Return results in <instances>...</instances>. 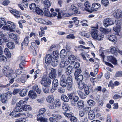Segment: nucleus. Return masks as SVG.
I'll list each match as a JSON object with an SVG mask.
<instances>
[{
	"instance_id": "obj_10",
	"label": "nucleus",
	"mask_w": 122,
	"mask_h": 122,
	"mask_svg": "<svg viewBox=\"0 0 122 122\" xmlns=\"http://www.w3.org/2000/svg\"><path fill=\"white\" fill-rule=\"evenodd\" d=\"M38 22L41 23L50 25H51L52 24L51 22L48 21V20H45L40 18H39Z\"/></svg>"
},
{
	"instance_id": "obj_46",
	"label": "nucleus",
	"mask_w": 122,
	"mask_h": 122,
	"mask_svg": "<svg viewBox=\"0 0 122 122\" xmlns=\"http://www.w3.org/2000/svg\"><path fill=\"white\" fill-rule=\"evenodd\" d=\"M54 101L56 107H59L61 106V104L59 100H55Z\"/></svg>"
},
{
	"instance_id": "obj_54",
	"label": "nucleus",
	"mask_w": 122,
	"mask_h": 122,
	"mask_svg": "<svg viewBox=\"0 0 122 122\" xmlns=\"http://www.w3.org/2000/svg\"><path fill=\"white\" fill-rule=\"evenodd\" d=\"M67 55V52L64 49H62L61 51L60 55L61 56H66Z\"/></svg>"
},
{
	"instance_id": "obj_43",
	"label": "nucleus",
	"mask_w": 122,
	"mask_h": 122,
	"mask_svg": "<svg viewBox=\"0 0 122 122\" xmlns=\"http://www.w3.org/2000/svg\"><path fill=\"white\" fill-rule=\"evenodd\" d=\"M87 103L89 106H91L94 105L96 104V102L95 101L91 99L88 100L87 101Z\"/></svg>"
},
{
	"instance_id": "obj_45",
	"label": "nucleus",
	"mask_w": 122,
	"mask_h": 122,
	"mask_svg": "<svg viewBox=\"0 0 122 122\" xmlns=\"http://www.w3.org/2000/svg\"><path fill=\"white\" fill-rule=\"evenodd\" d=\"M26 102L25 101H24L22 100H21L20 101L16 103V106H19L21 107H22V106L23 107L24 105Z\"/></svg>"
},
{
	"instance_id": "obj_1",
	"label": "nucleus",
	"mask_w": 122,
	"mask_h": 122,
	"mask_svg": "<svg viewBox=\"0 0 122 122\" xmlns=\"http://www.w3.org/2000/svg\"><path fill=\"white\" fill-rule=\"evenodd\" d=\"M15 26L14 23L10 21L7 22L6 23V25L4 26L2 29L4 30H10L11 31H15Z\"/></svg>"
},
{
	"instance_id": "obj_21",
	"label": "nucleus",
	"mask_w": 122,
	"mask_h": 122,
	"mask_svg": "<svg viewBox=\"0 0 122 122\" xmlns=\"http://www.w3.org/2000/svg\"><path fill=\"white\" fill-rule=\"evenodd\" d=\"M76 58L75 56L73 55H71L68 57V60L69 62L71 63H73L75 61Z\"/></svg>"
},
{
	"instance_id": "obj_61",
	"label": "nucleus",
	"mask_w": 122,
	"mask_h": 122,
	"mask_svg": "<svg viewBox=\"0 0 122 122\" xmlns=\"http://www.w3.org/2000/svg\"><path fill=\"white\" fill-rule=\"evenodd\" d=\"M83 110L85 113L87 112H89V111H92L91 110V108L90 107H85Z\"/></svg>"
},
{
	"instance_id": "obj_32",
	"label": "nucleus",
	"mask_w": 122,
	"mask_h": 122,
	"mask_svg": "<svg viewBox=\"0 0 122 122\" xmlns=\"http://www.w3.org/2000/svg\"><path fill=\"white\" fill-rule=\"evenodd\" d=\"M4 52L7 57L10 58L11 57V55L8 48H6L5 49Z\"/></svg>"
},
{
	"instance_id": "obj_2",
	"label": "nucleus",
	"mask_w": 122,
	"mask_h": 122,
	"mask_svg": "<svg viewBox=\"0 0 122 122\" xmlns=\"http://www.w3.org/2000/svg\"><path fill=\"white\" fill-rule=\"evenodd\" d=\"M51 81L50 78L47 77L45 76L43 77L41 81V83L43 86L47 87H48L49 85L51 84Z\"/></svg>"
},
{
	"instance_id": "obj_53",
	"label": "nucleus",
	"mask_w": 122,
	"mask_h": 122,
	"mask_svg": "<svg viewBox=\"0 0 122 122\" xmlns=\"http://www.w3.org/2000/svg\"><path fill=\"white\" fill-rule=\"evenodd\" d=\"M77 18L76 17L72 18V19L74 20V22L76 27L78 26V25L79 22V20L77 19Z\"/></svg>"
},
{
	"instance_id": "obj_36",
	"label": "nucleus",
	"mask_w": 122,
	"mask_h": 122,
	"mask_svg": "<svg viewBox=\"0 0 122 122\" xmlns=\"http://www.w3.org/2000/svg\"><path fill=\"white\" fill-rule=\"evenodd\" d=\"M23 110L25 111H30L31 110V108L29 105H24L23 107Z\"/></svg>"
},
{
	"instance_id": "obj_50",
	"label": "nucleus",
	"mask_w": 122,
	"mask_h": 122,
	"mask_svg": "<svg viewBox=\"0 0 122 122\" xmlns=\"http://www.w3.org/2000/svg\"><path fill=\"white\" fill-rule=\"evenodd\" d=\"M80 34L82 36H84L87 38H89L90 37L89 34L84 31L81 32Z\"/></svg>"
},
{
	"instance_id": "obj_8",
	"label": "nucleus",
	"mask_w": 122,
	"mask_h": 122,
	"mask_svg": "<svg viewBox=\"0 0 122 122\" xmlns=\"http://www.w3.org/2000/svg\"><path fill=\"white\" fill-rule=\"evenodd\" d=\"M113 16L117 19H118L122 17V12L120 10H117L113 13Z\"/></svg>"
},
{
	"instance_id": "obj_26",
	"label": "nucleus",
	"mask_w": 122,
	"mask_h": 122,
	"mask_svg": "<svg viewBox=\"0 0 122 122\" xmlns=\"http://www.w3.org/2000/svg\"><path fill=\"white\" fill-rule=\"evenodd\" d=\"M61 99L63 101L65 102H68L69 101L68 96L67 97L64 94H62L61 95Z\"/></svg>"
},
{
	"instance_id": "obj_64",
	"label": "nucleus",
	"mask_w": 122,
	"mask_h": 122,
	"mask_svg": "<svg viewBox=\"0 0 122 122\" xmlns=\"http://www.w3.org/2000/svg\"><path fill=\"white\" fill-rule=\"evenodd\" d=\"M80 119L81 122H86L87 121V119L86 117L84 116L82 117H80Z\"/></svg>"
},
{
	"instance_id": "obj_52",
	"label": "nucleus",
	"mask_w": 122,
	"mask_h": 122,
	"mask_svg": "<svg viewBox=\"0 0 122 122\" xmlns=\"http://www.w3.org/2000/svg\"><path fill=\"white\" fill-rule=\"evenodd\" d=\"M8 99L6 97H5L3 94V96L2 97L1 99V101L3 103H6L8 102L7 100Z\"/></svg>"
},
{
	"instance_id": "obj_38",
	"label": "nucleus",
	"mask_w": 122,
	"mask_h": 122,
	"mask_svg": "<svg viewBox=\"0 0 122 122\" xmlns=\"http://www.w3.org/2000/svg\"><path fill=\"white\" fill-rule=\"evenodd\" d=\"M49 9L45 8L44 9L45 15L48 17L50 16L51 13L49 11Z\"/></svg>"
},
{
	"instance_id": "obj_13",
	"label": "nucleus",
	"mask_w": 122,
	"mask_h": 122,
	"mask_svg": "<svg viewBox=\"0 0 122 122\" xmlns=\"http://www.w3.org/2000/svg\"><path fill=\"white\" fill-rule=\"evenodd\" d=\"M52 60V56L50 55H47L45 58V62L46 63L49 64L51 62Z\"/></svg>"
},
{
	"instance_id": "obj_47",
	"label": "nucleus",
	"mask_w": 122,
	"mask_h": 122,
	"mask_svg": "<svg viewBox=\"0 0 122 122\" xmlns=\"http://www.w3.org/2000/svg\"><path fill=\"white\" fill-rule=\"evenodd\" d=\"M75 78L76 80L79 81H82V80L83 79V76L82 75H80L77 76L76 77H75Z\"/></svg>"
},
{
	"instance_id": "obj_30",
	"label": "nucleus",
	"mask_w": 122,
	"mask_h": 122,
	"mask_svg": "<svg viewBox=\"0 0 122 122\" xmlns=\"http://www.w3.org/2000/svg\"><path fill=\"white\" fill-rule=\"evenodd\" d=\"M7 46L10 49H13L15 48L14 44L12 42H10L6 44Z\"/></svg>"
},
{
	"instance_id": "obj_4",
	"label": "nucleus",
	"mask_w": 122,
	"mask_h": 122,
	"mask_svg": "<svg viewBox=\"0 0 122 122\" xmlns=\"http://www.w3.org/2000/svg\"><path fill=\"white\" fill-rule=\"evenodd\" d=\"M52 117L49 118V120L51 122H59L62 118L61 116L58 114H52Z\"/></svg>"
},
{
	"instance_id": "obj_62",
	"label": "nucleus",
	"mask_w": 122,
	"mask_h": 122,
	"mask_svg": "<svg viewBox=\"0 0 122 122\" xmlns=\"http://www.w3.org/2000/svg\"><path fill=\"white\" fill-rule=\"evenodd\" d=\"M85 112H84V111H83V109L82 110H81L79 111V114L80 116L81 117H83L85 116Z\"/></svg>"
},
{
	"instance_id": "obj_24",
	"label": "nucleus",
	"mask_w": 122,
	"mask_h": 122,
	"mask_svg": "<svg viewBox=\"0 0 122 122\" xmlns=\"http://www.w3.org/2000/svg\"><path fill=\"white\" fill-rule=\"evenodd\" d=\"M59 63L58 60L57 59H54L52 60L51 64L53 66H56Z\"/></svg>"
},
{
	"instance_id": "obj_16",
	"label": "nucleus",
	"mask_w": 122,
	"mask_h": 122,
	"mask_svg": "<svg viewBox=\"0 0 122 122\" xmlns=\"http://www.w3.org/2000/svg\"><path fill=\"white\" fill-rule=\"evenodd\" d=\"M89 119L90 120H92L95 117V115L94 111L92 110L89 112L88 114Z\"/></svg>"
},
{
	"instance_id": "obj_14",
	"label": "nucleus",
	"mask_w": 122,
	"mask_h": 122,
	"mask_svg": "<svg viewBox=\"0 0 122 122\" xmlns=\"http://www.w3.org/2000/svg\"><path fill=\"white\" fill-rule=\"evenodd\" d=\"M69 9L72 10L75 14H78L80 13V12L78 11L77 8L73 5H71V6Z\"/></svg>"
},
{
	"instance_id": "obj_3",
	"label": "nucleus",
	"mask_w": 122,
	"mask_h": 122,
	"mask_svg": "<svg viewBox=\"0 0 122 122\" xmlns=\"http://www.w3.org/2000/svg\"><path fill=\"white\" fill-rule=\"evenodd\" d=\"M13 71L9 69V67L7 66H4L3 69V74L5 76L10 77L13 73Z\"/></svg>"
},
{
	"instance_id": "obj_17",
	"label": "nucleus",
	"mask_w": 122,
	"mask_h": 122,
	"mask_svg": "<svg viewBox=\"0 0 122 122\" xmlns=\"http://www.w3.org/2000/svg\"><path fill=\"white\" fill-rule=\"evenodd\" d=\"M10 12L16 18H18L20 17V13L19 11L16 10H14V11L11 10Z\"/></svg>"
},
{
	"instance_id": "obj_15",
	"label": "nucleus",
	"mask_w": 122,
	"mask_h": 122,
	"mask_svg": "<svg viewBox=\"0 0 122 122\" xmlns=\"http://www.w3.org/2000/svg\"><path fill=\"white\" fill-rule=\"evenodd\" d=\"M42 2L44 4L45 8L47 9L49 8V7L51 6V4L49 0H42Z\"/></svg>"
},
{
	"instance_id": "obj_6",
	"label": "nucleus",
	"mask_w": 122,
	"mask_h": 122,
	"mask_svg": "<svg viewBox=\"0 0 122 122\" xmlns=\"http://www.w3.org/2000/svg\"><path fill=\"white\" fill-rule=\"evenodd\" d=\"M58 80L56 79H54L52 82V88L51 92L53 93L56 90L58 86Z\"/></svg>"
},
{
	"instance_id": "obj_37",
	"label": "nucleus",
	"mask_w": 122,
	"mask_h": 122,
	"mask_svg": "<svg viewBox=\"0 0 122 122\" xmlns=\"http://www.w3.org/2000/svg\"><path fill=\"white\" fill-rule=\"evenodd\" d=\"M37 120L38 121H40V122H47V119L43 117H41L39 116L37 118Z\"/></svg>"
},
{
	"instance_id": "obj_35",
	"label": "nucleus",
	"mask_w": 122,
	"mask_h": 122,
	"mask_svg": "<svg viewBox=\"0 0 122 122\" xmlns=\"http://www.w3.org/2000/svg\"><path fill=\"white\" fill-rule=\"evenodd\" d=\"M36 12L38 15H41L43 13L42 10L38 7H36L35 9Z\"/></svg>"
},
{
	"instance_id": "obj_49",
	"label": "nucleus",
	"mask_w": 122,
	"mask_h": 122,
	"mask_svg": "<svg viewBox=\"0 0 122 122\" xmlns=\"http://www.w3.org/2000/svg\"><path fill=\"white\" fill-rule=\"evenodd\" d=\"M9 37L10 38L12 39L15 41L16 40L17 38V37L16 35L13 33L10 34Z\"/></svg>"
},
{
	"instance_id": "obj_20",
	"label": "nucleus",
	"mask_w": 122,
	"mask_h": 122,
	"mask_svg": "<svg viewBox=\"0 0 122 122\" xmlns=\"http://www.w3.org/2000/svg\"><path fill=\"white\" fill-rule=\"evenodd\" d=\"M107 60L115 64L117 61L115 58L112 56H109L107 57Z\"/></svg>"
},
{
	"instance_id": "obj_63",
	"label": "nucleus",
	"mask_w": 122,
	"mask_h": 122,
	"mask_svg": "<svg viewBox=\"0 0 122 122\" xmlns=\"http://www.w3.org/2000/svg\"><path fill=\"white\" fill-rule=\"evenodd\" d=\"M115 77L122 76V71H121L117 72L115 76Z\"/></svg>"
},
{
	"instance_id": "obj_57",
	"label": "nucleus",
	"mask_w": 122,
	"mask_h": 122,
	"mask_svg": "<svg viewBox=\"0 0 122 122\" xmlns=\"http://www.w3.org/2000/svg\"><path fill=\"white\" fill-rule=\"evenodd\" d=\"M15 110V111L16 112H20L22 111L23 109L22 108V107L16 106Z\"/></svg>"
},
{
	"instance_id": "obj_9",
	"label": "nucleus",
	"mask_w": 122,
	"mask_h": 122,
	"mask_svg": "<svg viewBox=\"0 0 122 122\" xmlns=\"http://www.w3.org/2000/svg\"><path fill=\"white\" fill-rule=\"evenodd\" d=\"M28 96L30 98L33 99L36 98L37 97L36 93L34 91L32 90H31L29 92Z\"/></svg>"
},
{
	"instance_id": "obj_39",
	"label": "nucleus",
	"mask_w": 122,
	"mask_h": 122,
	"mask_svg": "<svg viewBox=\"0 0 122 122\" xmlns=\"http://www.w3.org/2000/svg\"><path fill=\"white\" fill-rule=\"evenodd\" d=\"M6 24V22L4 18H0V28L2 26Z\"/></svg>"
},
{
	"instance_id": "obj_25",
	"label": "nucleus",
	"mask_w": 122,
	"mask_h": 122,
	"mask_svg": "<svg viewBox=\"0 0 122 122\" xmlns=\"http://www.w3.org/2000/svg\"><path fill=\"white\" fill-rule=\"evenodd\" d=\"M27 92V89H23L20 91L19 94L20 96L21 97H24L26 95Z\"/></svg>"
},
{
	"instance_id": "obj_51",
	"label": "nucleus",
	"mask_w": 122,
	"mask_h": 122,
	"mask_svg": "<svg viewBox=\"0 0 122 122\" xmlns=\"http://www.w3.org/2000/svg\"><path fill=\"white\" fill-rule=\"evenodd\" d=\"M81 72V70L80 69H76L75 71L74 75L75 77H76Z\"/></svg>"
},
{
	"instance_id": "obj_11",
	"label": "nucleus",
	"mask_w": 122,
	"mask_h": 122,
	"mask_svg": "<svg viewBox=\"0 0 122 122\" xmlns=\"http://www.w3.org/2000/svg\"><path fill=\"white\" fill-rule=\"evenodd\" d=\"M98 31L96 29H92V30L91 34L92 37L94 39H96V38L98 35Z\"/></svg>"
},
{
	"instance_id": "obj_23",
	"label": "nucleus",
	"mask_w": 122,
	"mask_h": 122,
	"mask_svg": "<svg viewBox=\"0 0 122 122\" xmlns=\"http://www.w3.org/2000/svg\"><path fill=\"white\" fill-rule=\"evenodd\" d=\"M84 5L85 7V9L87 11H90L91 9V4L89 3L88 1L86 2L84 4Z\"/></svg>"
},
{
	"instance_id": "obj_5",
	"label": "nucleus",
	"mask_w": 122,
	"mask_h": 122,
	"mask_svg": "<svg viewBox=\"0 0 122 122\" xmlns=\"http://www.w3.org/2000/svg\"><path fill=\"white\" fill-rule=\"evenodd\" d=\"M103 23L104 25L106 27L109 25H112L114 24L113 20L111 18H107L104 20Z\"/></svg>"
},
{
	"instance_id": "obj_58",
	"label": "nucleus",
	"mask_w": 122,
	"mask_h": 122,
	"mask_svg": "<svg viewBox=\"0 0 122 122\" xmlns=\"http://www.w3.org/2000/svg\"><path fill=\"white\" fill-rule=\"evenodd\" d=\"M75 93V92H72L68 93L67 94V96L68 98L70 99L71 100L74 97V94Z\"/></svg>"
},
{
	"instance_id": "obj_22",
	"label": "nucleus",
	"mask_w": 122,
	"mask_h": 122,
	"mask_svg": "<svg viewBox=\"0 0 122 122\" xmlns=\"http://www.w3.org/2000/svg\"><path fill=\"white\" fill-rule=\"evenodd\" d=\"M78 88L79 89H84L87 86L84 83H82L81 81H79L78 83Z\"/></svg>"
},
{
	"instance_id": "obj_55",
	"label": "nucleus",
	"mask_w": 122,
	"mask_h": 122,
	"mask_svg": "<svg viewBox=\"0 0 122 122\" xmlns=\"http://www.w3.org/2000/svg\"><path fill=\"white\" fill-rule=\"evenodd\" d=\"M37 36V34L35 32H32L30 34L29 36L30 37L36 38Z\"/></svg>"
},
{
	"instance_id": "obj_59",
	"label": "nucleus",
	"mask_w": 122,
	"mask_h": 122,
	"mask_svg": "<svg viewBox=\"0 0 122 122\" xmlns=\"http://www.w3.org/2000/svg\"><path fill=\"white\" fill-rule=\"evenodd\" d=\"M102 3L105 6H107L109 4V1L107 0H102Z\"/></svg>"
},
{
	"instance_id": "obj_18",
	"label": "nucleus",
	"mask_w": 122,
	"mask_h": 122,
	"mask_svg": "<svg viewBox=\"0 0 122 122\" xmlns=\"http://www.w3.org/2000/svg\"><path fill=\"white\" fill-rule=\"evenodd\" d=\"M73 68L72 66H68L66 70V73L67 75H70L72 71Z\"/></svg>"
},
{
	"instance_id": "obj_7",
	"label": "nucleus",
	"mask_w": 122,
	"mask_h": 122,
	"mask_svg": "<svg viewBox=\"0 0 122 122\" xmlns=\"http://www.w3.org/2000/svg\"><path fill=\"white\" fill-rule=\"evenodd\" d=\"M115 23L117 25L116 26L113 27V30L115 32H117V35H118L119 33H118L121 30L120 22L118 20H115Z\"/></svg>"
},
{
	"instance_id": "obj_60",
	"label": "nucleus",
	"mask_w": 122,
	"mask_h": 122,
	"mask_svg": "<svg viewBox=\"0 0 122 122\" xmlns=\"http://www.w3.org/2000/svg\"><path fill=\"white\" fill-rule=\"evenodd\" d=\"M56 106L55 103L54 101L53 102L50 104L49 108L51 109H53L55 108Z\"/></svg>"
},
{
	"instance_id": "obj_56",
	"label": "nucleus",
	"mask_w": 122,
	"mask_h": 122,
	"mask_svg": "<svg viewBox=\"0 0 122 122\" xmlns=\"http://www.w3.org/2000/svg\"><path fill=\"white\" fill-rule=\"evenodd\" d=\"M36 5L34 3H32L29 6L30 9L32 10H34L35 9H36Z\"/></svg>"
},
{
	"instance_id": "obj_34",
	"label": "nucleus",
	"mask_w": 122,
	"mask_h": 122,
	"mask_svg": "<svg viewBox=\"0 0 122 122\" xmlns=\"http://www.w3.org/2000/svg\"><path fill=\"white\" fill-rule=\"evenodd\" d=\"M84 106V102L81 100L79 101L77 103V107L80 108H82Z\"/></svg>"
},
{
	"instance_id": "obj_19",
	"label": "nucleus",
	"mask_w": 122,
	"mask_h": 122,
	"mask_svg": "<svg viewBox=\"0 0 122 122\" xmlns=\"http://www.w3.org/2000/svg\"><path fill=\"white\" fill-rule=\"evenodd\" d=\"M92 7L93 9L95 11H97L100 7V4L98 3H93L92 5Z\"/></svg>"
},
{
	"instance_id": "obj_48",
	"label": "nucleus",
	"mask_w": 122,
	"mask_h": 122,
	"mask_svg": "<svg viewBox=\"0 0 122 122\" xmlns=\"http://www.w3.org/2000/svg\"><path fill=\"white\" fill-rule=\"evenodd\" d=\"M96 38V39H97L98 40H102L104 37V36L103 34H100L97 35Z\"/></svg>"
},
{
	"instance_id": "obj_42",
	"label": "nucleus",
	"mask_w": 122,
	"mask_h": 122,
	"mask_svg": "<svg viewBox=\"0 0 122 122\" xmlns=\"http://www.w3.org/2000/svg\"><path fill=\"white\" fill-rule=\"evenodd\" d=\"M46 111V110L44 108L40 109L39 112V114L37 115L38 117L39 116L40 117V116L43 114Z\"/></svg>"
},
{
	"instance_id": "obj_12",
	"label": "nucleus",
	"mask_w": 122,
	"mask_h": 122,
	"mask_svg": "<svg viewBox=\"0 0 122 122\" xmlns=\"http://www.w3.org/2000/svg\"><path fill=\"white\" fill-rule=\"evenodd\" d=\"M108 39L109 40L114 43L116 42L117 41V37L115 35H111L108 36Z\"/></svg>"
},
{
	"instance_id": "obj_44",
	"label": "nucleus",
	"mask_w": 122,
	"mask_h": 122,
	"mask_svg": "<svg viewBox=\"0 0 122 122\" xmlns=\"http://www.w3.org/2000/svg\"><path fill=\"white\" fill-rule=\"evenodd\" d=\"M118 50V49L116 47H112L110 50V52L112 54L116 53Z\"/></svg>"
},
{
	"instance_id": "obj_28",
	"label": "nucleus",
	"mask_w": 122,
	"mask_h": 122,
	"mask_svg": "<svg viewBox=\"0 0 122 122\" xmlns=\"http://www.w3.org/2000/svg\"><path fill=\"white\" fill-rule=\"evenodd\" d=\"M62 108L65 111H67L70 110V108L67 104H64L62 106Z\"/></svg>"
},
{
	"instance_id": "obj_33",
	"label": "nucleus",
	"mask_w": 122,
	"mask_h": 122,
	"mask_svg": "<svg viewBox=\"0 0 122 122\" xmlns=\"http://www.w3.org/2000/svg\"><path fill=\"white\" fill-rule=\"evenodd\" d=\"M12 93L10 91H9L6 93L4 94V96L6 97L8 99H10L12 96Z\"/></svg>"
},
{
	"instance_id": "obj_31",
	"label": "nucleus",
	"mask_w": 122,
	"mask_h": 122,
	"mask_svg": "<svg viewBox=\"0 0 122 122\" xmlns=\"http://www.w3.org/2000/svg\"><path fill=\"white\" fill-rule=\"evenodd\" d=\"M46 100L48 102H51L54 100V97L52 95H50L47 97Z\"/></svg>"
},
{
	"instance_id": "obj_29",
	"label": "nucleus",
	"mask_w": 122,
	"mask_h": 122,
	"mask_svg": "<svg viewBox=\"0 0 122 122\" xmlns=\"http://www.w3.org/2000/svg\"><path fill=\"white\" fill-rule=\"evenodd\" d=\"M32 89L36 91L38 94H40L41 92V90L39 88L37 85L33 86L32 87Z\"/></svg>"
},
{
	"instance_id": "obj_41",
	"label": "nucleus",
	"mask_w": 122,
	"mask_h": 122,
	"mask_svg": "<svg viewBox=\"0 0 122 122\" xmlns=\"http://www.w3.org/2000/svg\"><path fill=\"white\" fill-rule=\"evenodd\" d=\"M67 90L69 91L71 90L72 89V82H67Z\"/></svg>"
},
{
	"instance_id": "obj_27",
	"label": "nucleus",
	"mask_w": 122,
	"mask_h": 122,
	"mask_svg": "<svg viewBox=\"0 0 122 122\" xmlns=\"http://www.w3.org/2000/svg\"><path fill=\"white\" fill-rule=\"evenodd\" d=\"M29 38V37L28 36H27L25 37L24 39V41L22 43V46H27L28 43V39Z\"/></svg>"
},
{
	"instance_id": "obj_40",
	"label": "nucleus",
	"mask_w": 122,
	"mask_h": 122,
	"mask_svg": "<svg viewBox=\"0 0 122 122\" xmlns=\"http://www.w3.org/2000/svg\"><path fill=\"white\" fill-rule=\"evenodd\" d=\"M53 58L57 59L60 55V54L59 55L58 51H56L53 52Z\"/></svg>"
}]
</instances>
